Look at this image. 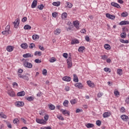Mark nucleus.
Wrapping results in <instances>:
<instances>
[{"instance_id": "nucleus-1", "label": "nucleus", "mask_w": 129, "mask_h": 129, "mask_svg": "<svg viewBox=\"0 0 129 129\" xmlns=\"http://www.w3.org/2000/svg\"><path fill=\"white\" fill-rule=\"evenodd\" d=\"M13 24L14 25V28L16 29H18L19 28V26H20V19L17 18L16 19L15 22H13Z\"/></svg>"}, {"instance_id": "nucleus-2", "label": "nucleus", "mask_w": 129, "mask_h": 129, "mask_svg": "<svg viewBox=\"0 0 129 129\" xmlns=\"http://www.w3.org/2000/svg\"><path fill=\"white\" fill-rule=\"evenodd\" d=\"M36 121L37 123H40V124H46L47 123V122L44 119L36 118Z\"/></svg>"}, {"instance_id": "nucleus-3", "label": "nucleus", "mask_w": 129, "mask_h": 129, "mask_svg": "<svg viewBox=\"0 0 129 129\" xmlns=\"http://www.w3.org/2000/svg\"><path fill=\"white\" fill-rule=\"evenodd\" d=\"M23 66L26 68H29V69L33 68V64L30 62H23Z\"/></svg>"}, {"instance_id": "nucleus-4", "label": "nucleus", "mask_w": 129, "mask_h": 129, "mask_svg": "<svg viewBox=\"0 0 129 129\" xmlns=\"http://www.w3.org/2000/svg\"><path fill=\"white\" fill-rule=\"evenodd\" d=\"M87 84H88V86L91 88H93L95 87V84H94V83L91 82V81H87Z\"/></svg>"}, {"instance_id": "nucleus-5", "label": "nucleus", "mask_w": 129, "mask_h": 129, "mask_svg": "<svg viewBox=\"0 0 129 129\" xmlns=\"http://www.w3.org/2000/svg\"><path fill=\"white\" fill-rule=\"evenodd\" d=\"M106 17L108 19H110V20H114L115 19V16L110 14L109 13L106 14Z\"/></svg>"}, {"instance_id": "nucleus-6", "label": "nucleus", "mask_w": 129, "mask_h": 129, "mask_svg": "<svg viewBox=\"0 0 129 129\" xmlns=\"http://www.w3.org/2000/svg\"><path fill=\"white\" fill-rule=\"evenodd\" d=\"M18 77L19 78H22L24 80H27V81H29V77L25 75H21V74H18Z\"/></svg>"}, {"instance_id": "nucleus-7", "label": "nucleus", "mask_w": 129, "mask_h": 129, "mask_svg": "<svg viewBox=\"0 0 129 129\" xmlns=\"http://www.w3.org/2000/svg\"><path fill=\"white\" fill-rule=\"evenodd\" d=\"M111 6L112 7H114V8H116L117 9H121V7H120V6L116 3L115 2H112L111 3Z\"/></svg>"}, {"instance_id": "nucleus-8", "label": "nucleus", "mask_w": 129, "mask_h": 129, "mask_svg": "<svg viewBox=\"0 0 129 129\" xmlns=\"http://www.w3.org/2000/svg\"><path fill=\"white\" fill-rule=\"evenodd\" d=\"M73 25L77 30H79V21L78 20L73 21Z\"/></svg>"}, {"instance_id": "nucleus-9", "label": "nucleus", "mask_w": 129, "mask_h": 129, "mask_svg": "<svg viewBox=\"0 0 129 129\" xmlns=\"http://www.w3.org/2000/svg\"><path fill=\"white\" fill-rule=\"evenodd\" d=\"M23 58H33L34 55L31 53H26L23 55Z\"/></svg>"}, {"instance_id": "nucleus-10", "label": "nucleus", "mask_w": 129, "mask_h": 129, "mask_svg": "<svg viewBox=\"0 0 129 129\" xmlns=\"http://www.w3.org/2000/svg\"><path fill=\"white\" fill-rule=\"evenodd\" d=\"M14 49H15V47L13 46H8L6 48V50L8 52H13V51H14Z\"/></svg>"}, {"instance_id": "nucleus-11", "label": "nucleus", "mask_w": 129, "mask_h": 129, "mask_svg": "<svg viewBox=\"0 0 129 129\" xmlns=\"http://www.w3.org/2000/svg\"><path fill=\"white\" fill-rule=\"evenodd\" d=\"M62 80L67 82H70V81H71V77L68 76L64 77L62 78Z\"/></svg>"}, {"instance_id": "nucleus-12", "label": "nucleus", "mask_w": 129, "mask_h": 129, "mask_svg": "<svg viewBox=\"0 0 129 129\" xmlns=\"http://www.w3.org/2000/svg\"><path fill=\"white\" fill-rule=\"evenodd\" d=\"M61 111H62V114H63L64 115H66V114L69 116V115H70V112L69 111H68L67 110H63L61 109Z\"/></svg>"}, {"instance_id": "nucleus-13", "label": "nucleus", "mask_w": 129, "mask_h": 129, "mask_svg": "<svg viewBox=\"0 0 129 129\" xmlns=\"http://www.w3.org/2000/svg\"><path fill=\"white\" fill-rule=\"evenodd\" d=\"M120 118L122 120H124V121H127V119H128V116L126 115H121Z\"/></svg>"}, {"instance_id": "nucleus-14", "label": "nucleus", "mask_w": 129, "mask_h": 129, "mask_svg": "<svg viewBox=\"0 0 129 129\" xmlns=\"http://www.w3.org/2000/svg\"><path fill=\"white\" fill-rule=\"evenodd\" d=\"M119 25H120V26H124L125 25H129V21H122L119 23Z\"/></svg>"}, {"instance_id": "nucleus-15", "label": "nucleus", "mask_w": 129, "mask_h": 129, "mask_svg": "<svg viewBox=\"0 0 129 129\" xmlns=\"http://www.w3.org/2000/svg\"><path fill=\"white\" fill-rule=\"evenodd\" d=\"M111 115V113L108 112H105L103 114V117L105 118L106 117H108Z\"/></svg>"}, {"instance_id": "nucleus-16", "label": "nucleus", "mask_w": 129, "mask_h": 129, "mask_svg": "<svg viewBox=\"0 0 129 129\" xmlns=\"http://www.w3.org/2000/svg\"><path fill=\"white\" fill-rule=\"evenodd\" d=\"M37 0H34L33 1L32 5H31L32 9H35V8H36V7H37Z\"/></svg>"}, {"instance_id": "nucleus-17", "label": "nucleus", "mask_w": 129, "mask_h": 129, "mask_svg": "<svg viewBox=\"0 0 129 129\" xmlns=\"http://www.w3.org/2000/svg\"><path fill=\"white\" fill-rule=\"evenodd\" d=\"M25 94H26V92L24 91H22L17 93V96H20V97L25 96Z\"/></svg>"}, {"instance_id": "nucleus-18", "label": "nucleus", "mask_w": 129, "mask_h": 129, "mask_svg": "<svg viewBox=\"0 0 129 129\" xmlns=\"http://www.w3.org/2000/svg\"><path fill=\"white\" fill-rule=\"evenodd\" d=\"M75 86L76 87H78V88H79L80 89H82V87H83V85L81 83H77L75 84Z\"/></svg>"}, {"instance_id": "nucleus-19", "label": "nucleus", "mask_w": 129, "mask_h": 129, "mask_svg": "<svg viewBox=\"0 0 129 129\" xmlns=\"http://www.w3.org/2000/svg\"><path fill=\"white\" fill-rule=\"evenodd\" d=\"M16 105L18 107H20V106H24L25 105V103H24V102H22V101H21V102L18 101L17 102Z\"/></svg>"}, {"instance_id": "nucleus-20", "label": "nucleus", "mask_w": 129, "mask_h": 129, "mask_svg": "<svg viewBox=\"0 0 129 129\" xmlns=\"http://www.w3.org/2000/svg\"><path fill=\"white\" fill-rule=\"evenodd\" d=\"M21 47L22 49H28V44L27 43H23L21 45Z\"/></svg>"}, {"instance_id": "nucleus-21", "label": "nucleus", "mask_w": 129, "mask_h": 129, "mask_svg": "<svg viewBox=\"0 0 129 129\" xmlns=\"http://www.w3.org/2000/svg\"><path fill=\"white\" fill-rule=\"evenodd\" d=\"M8 93L10 96H11L12 97H14V96H16V94H15V92L13 91H9L8 92Z\"/></svg>"}, {"instance_id": "nucleus-22", "label": "nucleus", "mask_w": 129, "mask_h": 129, "mask_svg": "<svg viewBox=\"0 0 129 129\" xmlns=\"http://www.w3.org/2000/svg\"><path fill=\"white\" fill-rule=\"evenodd\" d=\"M85 125L87 128H91V127H94V124L91 123H88Z\"/></svg>"}, {"instance_id": "nucleus-23", "label": "nucleus", "mask_w": 129, "mask_h": 129, "mask_svg": "<svg viewBox=\"0 0 129 129\" xmlns=\"http://www.w3.org/2000/svg\"><path fill=\"white\" fill-rule=\"evenodd\" d=\"M71 45H75V44H79V40L78 39L72 40L71 43Z\"/></svg>"}, {"instance_id": "nucleus-24", "label": "nucleus", "mask_w": 129, "mask_h": 129, "mask_svg": "<svg viewBox=\"0 0 129 129\" xmlns=\"http://www.w3.org/2000/svg\"><path fill=\"white\" fill-rule=\"evenodd\" d=\"M74 27L73 25L70 24L69 28L66 27L67 31L69 32V31H73Z\"/></svg>"}, {"instance_id": "nucleus-25", "label": "nucleus", "mask_w": 129, "mask_h": 129, "mask_svg": "<svg viewBox=\"0 0 129 129\" xmlns=\"http://www.w3.org/2000/svg\"><path fill=\"white\" fill-rule=\"evenodd\" d=\"M74 79H73V81L74 82H78L79 81V80L78 79V77H77V75L76 74H74Z\"/></svg>"}, {"instance_id": "nucleus-26", "label": "nucleus", "mask_w": 129, "mask_h": 129, "mask_svg": "<svg viewBox=\"0 0 129 129\" xmlns=\"http://www.w3.org/2000/svg\"><path fill=\"white\" fill-rule=\"evenodd\" d=\"M104 47L105 49H106V50H107L108 51H109V50L111 49V46H110L108 44H105Z\"/></svg>"}, {"instance_id": "nucleus-27", "label": "nucleus", "mask_w": 129, "mask_h": 129, "mask_svg": "<svg viewBox=\"0 0 129 129\" xmlns=\"http://www.w3.org/2000/svg\"><path fill=\"white\" fill-rule=\"evenodd\" d=\"M117 74H118L119 76H121V75L122 74V70L121 69H118L117 70Z\"/></svg>"}, {"instance_id": "nucleus-28", "label": "nucleus", "mask_w": 129, "mask_h": 129, "mask_svg": "<svg viewBox=\"0 0 129 129\" xmlns=\"http://www.w3.org/2000/svg\"><path fill=\"white\" fill-rule=\"evenodd\" d=\"M24 30H31L32 29V27L30 26V25H25L24 27Z\"/></svg>"}, {"instance_id": "nucleus-29", "label": "nucleus", "mask_w": 129, "mask_h": 129, "mask_svg": "<svg viewBox=\"0 0 129 129\" xmlns=\"http://www.w3.org/2000/svg\"><path fill=\"white\" fill-rule=\"evenodd\" d=\"M13 123L14 124H19L20 123V120L18 118H16L13 120Z\"/></svg>"}, {"instance_id": "nucleus-30", "label": "nucleus", "mask_w": 129, "mask_h": 129, "mask_svg": "<svg viewBox=\"0 0 129 129\" xmlns=\"http://www.w3.org/2000/svg\"><path fill=\"white\" fill-rule=\"evenodd\" d=\"M61 5V2H53L52 3V5L54 6L55 7H59Z\"/></svg>"}, {"instance_id": "nucleus-31", "label": "nucleus", "mask_w": 129, "mask_h": 129, "mask_svg": "<svg viewBox=\"0 0 129 129\" xmlns=\"http://www.w3.org/2000/svg\"><path fill=\"white\" fill-rule=\"evenodd\" d=\"M48 106L50 110H54L55 109V106L52 104L48 105Z\"/></svg>"}, {"instance_id": "nucleus-32", "label": "nucleus", "mask_w": 129, "mask_h": 129, "mask_svg": "<svg viewBox=\"0 0 129 129\" xmlns=\"http://www.w3.org/2000/svg\"><path fill=\"white\" fill-rule=\"evenodd\" d=\"M84 50H85V47H84V46H80L79 47L78 51L80 52H83V51H84Z\"/></svg>"}, {"instance_id": "nucleus-33", "label": "nucleus", "mask_w": 129, "mask_h": 129, "mask_svg": "<svg viewBox=\"0 0 129 129\" xmlns=\"http://www.w3.org/2000/svg\"><path fill=\"white\" fill-rule=\"evenodd\" d=\"M54 34L55 35H59L60 33H61V29H57L54 31Z\"/></svg>"}, {"instance_id": "nucleus-34", "label": "nucleus", "mask_w": 129, "mask_h": 129, "mask_svg": "<svg viewBox=\"0 0 129 129\" xmlns=\"http://www.w3.org/2000/svg\"><path fill=\"white\" fill-rule=\"evenodd\" d=\"M67 16H68V15L67 14V13L64 12L61 14V18L66 19V18H67Z\"/></svg>"}, {"instance_id": "nucleus-35", "label": "nucleus", "mask_w": 129, "mask_h": 129, "mask_svg": "<svg viewBox=\"0 0 129 129\" xmlns=\"http://www.w3.org/2000/svg\"><path fill=\"white\" fill-rule=\"evenodd\" d=\"M32 39L33 40H34V41H36L37 39H39V35L37 34H34L32 36Z\"/></svg>"}, {"instance_id": "nucleus-36", "label": "nucleus", "mask_w": 129, "mask_h": 129, "mask_svg": "<svg viewBox=\"0 0 129 129\" xmlns=\"http://www.w3.org/2000/svg\"><path fill=\"white\" fill-rule=\"evenodd\" d=\"M120 42H121V43H123V44H128L129 43L128 40H124V39H120Z\"/></svg>"}, {"instance_id": "nucleus-37", "label": "nucleus", "mask_w": 129, "mask_h": 129, "mask_svg": "<svg viewBox=\"0 0 129 129\" xmlns=\"http://www.w3.org/2000/svg\"><path fill=\"white\" fill-rule=\"evenodd\" d=\"M120 37L121 38H122V39H124L125 38V37H126V33H125V32L122 33L120 34Z\"/></svg>"}, {"instance_id": "nucleus-38", "label": "nucleus", "mask_w": 129, "mask_h": 129, "mask_svg": "<svg viewBox=\"0 0 129 129\" xmlns=\"http://www.w3.org/2000/svg\"><path fill=\"white\" fill-rule=\"evenodd\" d=\"M66 5H67V7L69 8V9H71V8H72V7L73 6V5H72V4L69 2L67 3Z\"/></svg>"}, {"instance_id": "nucleus-39", "label": "nucleus", "mask_w": 129, "mask_h": 129, "mask_svg": "<svg viewBox=\"0 0 129 129\" xmlns=\"http://www.w3.org/2000/svg\"><path fill=\"white\" fill-rule=\"evenodd\" d=\"M68 103H69V101L68 100H65L63 103V106L67 107L68 106Z\"/></svg>"}, {"instance_id": "nucleus-40", "label": "nucleus", "mask_w": 129, "mask_h": 129, "mask_svg": "<svg viewBox=\"0 0 129 129\" xmlns=\"http://www.w3.org/2000/svg\"><path fill=\"white\" fill-rule=\"evenodd\" d=\"M56 60L57 59L55 57H52L49 59V62H50V63H54Z\"/></svg>"}, {"instance_id": "nucleus-41", "label": "nucleus", "mask_w": 129, "mask_h": 129, "mask_svg": "<svg viewBox=\"0 0 129 129\" xmlns=\"http://www.w3.org/2000/svg\"><path fill=\"white\" fill-rule=\"evenodd\" d=\"M0 117L2 118H5V119L7 118V115L4 114V113L3 112L0 113Z\"/></svg>"}, {"instance_id": "nucleus-42", "label": "nucleus", "mask_w": 129, "mask_h": 129, "mask_svg": "<svg viewBox=\"0 0 129 129\" xmlns=\"http://www.w3.org/2000/svg\"><path fill=\"white\" fill-rule=\"evenodd\" d=\"M121 17H127L128 16V13L126 12H123L121 13Z\"/></svg>"}, {"instance_id": "nucleus-43", "label": "nucleus", "mask_w": 129, "mask_h": 129, "mask_svg": "<svg viewBox=\"0 0 129 129\" xmlns=\"http://www.w3.org/2000/svg\"><path fill=\"white\" fill-rule=\"evenodd\" d=\"M34 55L35 56H37V55H38V56H42V52L41 51H35Z\"/></svg>"}, {"instance_id": "nucleus-44", "label": "nucleus", "mask_w": 129, "mask_h": 129, "mask_svg": "<svg viewBox=\"0 0 129 129\" xmlns=\"http://www.w3.org/2000/svg\"><path fill=\"white\" fill-rule=\"evenodd\" d=\"M71 104H75L76 103H77V101L75 99H72L71 100Z\"/></svg>"}, {"instance_id": "nucleus-45", "label": "nucleus", "mask_w": 129, "mask_h": 129, "mask_svg": "<svg viewBox=\"0 0 129 129\" xmlns=\"http://www.w3.org/2000/svg\"><path fill=\"white\" fill-rule=\"evenodd\" d=\"M10 29H11V26L10 25H7L5 28V31H7L8 33H10Z\"/></svg>"}, {"instance_id": "nucleus-46", "label": "nucleus", "mask_w": 129, "mask_h": 129, "mask_svg": "<svg viewBox=\"0 0 129 129\" xmlns=\"http://www.w3.org/2000/svg\"><path fill=\"white\" fill-rule=\"evenodd\" d=\"M57 118H58V119H60V120H64V117H63V116H62V115H57Z\"/></svg>"}, {"instance_id": "nucleus-47", "label": "nucleus", "mask_w": 129, "mask_h": 129, "mask_svg": "<svg viewBox=\"0 0 129 129\" xmlns=\"http://www.w3.org/2000/svg\"><path fill=\"white\" fill-rule=\"evenodd\" d=\"M96 124L98 125V126H100L101 125V121L100 120H98L96 121Z\"/></svg>"}, {"instance_id": "nucleus-48", "label": "nucleus", "mask_w": 129, "mask_h": 129, "mask_svg": "<svg viewBox=\"0 0 129 129\" xmlns=\"http://www.w3.org/2000/svg\"><path fill=\"white\" fill-rule=\"evenodd\" d=\"M28 101H34V97H33L32 96H30V97H29L28 98H27V99Z\"/></svg>"}, {"instance_id": "nucleus-49", "label": "nucleus", "mask_w": 129, "mask_h": 129, "mask_svg": "<svg viewBox=\"0 0 129 129\" xmlns=\"http://www.w3.org/2000/svg\"><path fill=\"white\" fill-rule=\"evenodd\" d=\"M43 8H44V5L43 4H40L38 6V9L40 10V11H42L43 10Z\"/></svg>"}, {"instance_id": "nucleus-50", "label": "nucleus", "mask_w": 129, "mask_h": 129, "mask_svg": "<svg viewBox=\"0 0 129 129\" xmlns=\"http://www.w3.org/2000/svg\"><path fill=\"white\" fill-rule=\"evenodd\" d=\"M104 71L105 72H109V73H110V72H111L110 71V69L108 68H105L104 69Z\"/></svg>"}, {"instance_id": "nucleus-51", "label": "nucleus", "mask_w": 129, "mask_h": 129, "mask_svg": "<svg viewBox=\"0 0 129 129\" xmlns=\"http://www.w3.org/2000/svg\"><path fill=\"white\" fill-rule=\"evenodd\" d=\"M2 35H6V36H8L9 34H10V32H8L6 31V30H5L2 32Z\"/></svg>"}, {"instance_id": "nucleus-52", "label": "nucleus", "mask_w": 129, "mask_h": 129, "mask_svg": "<svg viewBox=\"0 0 129 129\" xmlns=\"http://www.w3.org/2000/svg\"><path fill=\"white\" fill-rule=\"evenodd\" d=\"M34 62H35V63H37L38 64H40V63H41V62H42V61L41 60H40V59L37 58L35 59Z\"/></svg>"}, {"instance_id": "nucleus-53", "label": "nucleus", "mask_w": 129, "mask_h": 129, "mask_svg": "<svg viewBox=\"0 0 129 129\" xmlns=\"http://www.w3.org/2000/svg\"><path fill=\"white\" fill-rule=\"evenodd\" d=\"M107 58L108 57H107V55H104L101 56V58L102 59V60H106Z\"/></svg>"}, {"instance_id": "nucleus-54", "label": "nucleus", "mask_w": 129, "mask_h": 129, "mask_svg": "<svg viewBox=\"0 0 129 129\" xmlns=\"http://www.w3.org/2000/svg\"><path fill=\"white\" fill-rule=\"evenodd\" d=\"M58 14L56 12H53L52 13L53 18H56Z\"/></svg>"}, {"instance_id": "nucleus-55", "label": "nucleus", "mask_w": 129, "mask_h": 129, "mask_svg": "<svg viewBox=\"0 0 129 129\" xmlns=\"http://www.w3.org/2000/svg\"><path fill=\"white\" fill-rule=\"evenodd\" d=\"M44 118V120H45V121H47L48 119H49V115L48 114L45 115Z\"/></svg>"}, {"instance_id": "nucleus-56", "label": "nucleus", "mask_w": 129, "mask_h": 129, "mask_svg": "<svg viewBox=\"0 0 129 129\" xmlns=\"http://www.w3.org/2000/svg\"><path fill=\"white\" fill-rule=\"evenodd\" d=\"M85 39L87 42H89L90 41V38H89V36L88 35L86 36Z\"/></svg>"}, {"instance_id": "nucleus-57", "label": "nucleus", "mask_w": 129, "mask_h": 129, "mask_svg": "<svg viewBox=\"0 0 129 129\" xmlns=\"http://www.w3.org/2000/svg\"><path fill=\"white\" fill-rule=\"evenodd\" d=\"M102 95H103V93L99 92L97 94V97H98L99 98H100V97H101Z\"/></svg>"}, {"instance_id": "nucleus-58", "label": "nucleus", "mask_w": 129, "mask_h": 129, "mask_svg": "<svg viewBox=\"0 0 129 129\" xmlns=\"http://www.w3.org/2000/svg\"><path fill=\"white\" fill-rule=\"evenodd\" d=\"M63 57H64V58H66V59H67V58H68V53H63Z\"/></svg>"}, {"instance_id": "nucleus-59", "label": "nucleus", "mask_w": 129, "mask_h": 129, "mask_svg": "<svg viewBox=\"0 0 129 129\" xmlns=\"http://www.w3.org/2000/svg\"><path fill=\"white\" fill-rule=\"evenodd\" d=\"M68 63V68H71L72 67V62H67Z\"/></svg>"}, {"instance_id": "nucleus-60", "label": "nucleus", "mask_w": 129, "mask_h": 129, "mask_svg": "<svg viewBox=\"0 0 129 129\" xmlns=\"http://www.w3.org/2000/svg\"><path fill=\"white\" fill-rule=\"evenodd\" d=\"M42 74H43V75H47V70L44 69V70L42 71Z\"/></svg>"}, {"instance_id": "nucleus-61", "label": "nucleus", "mask_w": 129, "mask_h": 129, "mask_svg": "<svg viewBox=\"0 0 129 129\" xmlns=\"http://www.w3.org/2000/svg\"><path fill=\"white\" fill-rule=\"evenodd\" d=\"M120 111L121 112H125V109L124 108V107H121L120 108Z\"/></svg>"}, {"instance_id": "nucleus-62", "label": "nucleus", "mask_w": 129, "mask_h": 129, "mask_svg": "<svg viewBox=\"0 0 129 129\" xmlns=\"http://www.w3.org/2000/svg\"><path fill=\"white\" fill-rule=\"evenodd\" d=\"M114 94L115 96H117V95H119V92H118V91H114Z\"/></svg>"}, {"instance_id": "nucleus-63", "label": "nucleus", "mask_w": 129, "mask_h": 129, "mask_svg": "<svg viewBox=\"0 0 129 129\" xmlns=\"http://www.w3.org/2000/svg\"><path fill=\"white\" fill-rule=\"evenodd\" d=\"M34 47H35V44H34V43L30 44V45L29 46V48L30 49H33V48H34Z\"/></svg>"}, {"instance_id": "nucleus-64", "label": "nucleus", "mask_w": 129, "mask_h": 129, "mask_svg": "<svg viewBox=\"0 0 129 129\" xmlns=\"http://www.w3.org/2000/svg\"><path fill=\"white\" fill-rule=\"evenodd\" d=\"M125 102L127 104H129V96H128L127 99H126Z\"/></svg>"}]
</instances>
